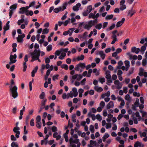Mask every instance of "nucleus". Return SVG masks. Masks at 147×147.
Masks as SVG:
<instances>
[{
  "label": "nucleus",
  "instance_id": "a18cd8bd",
  "mask_svg": "<svg viewBox=\"0 0 147 147\" xmlns=\"http://www.w3.org/2000/svg\"><path fill=\"white\" fill-rule=\"evenodd\" d=\"M89 18H92V19H95V15L94 14H93L92 13H90L88 16Z\"/></svg>",
  "mask_w": 147,
  "mask_h": 147
},
{
  "label": "nucleus",
  "instance_id": "b1692460",
  "mask_svg": "<svg viewBox=\"0 0 147 147\" xmlns=\"http://www.w3.org/2000/svg\"><path fill=\"white\" fill-rule=\"evenodd\" d=\"M94 89L98 92H100L103 91L102 88L101 87H99L98 86H96L94 87Z\"/></svg>",
  "mask_w": 147,
  "mask_h": 147
},
{
  "label": "nucleus",
  "instance_id": "5701e85b",
  "mask_svg": "<svg viewBox=\"0 0 147 147\" xmlns=\"http://www.w3.org/2000/svg\"><path fill=\"white\" fill-rule=\"evenodd\" d=\"M143 147L144 145L143 144L139 141H137L134 144V147Z\"/></svg>",
  "mask_w": 147,
  "mask_h": 147
},
{
  "label": "nucleus",
  "instance_id": "c756f323",
  "mask_svg": "<svg viewBox=\"0 0 147 147\" xmlns=\"http://www.w3.org/2000/svg\"><path fill=\"white\" fill-rule=\"evenodd\" d=\"M9 22H10L9 21H8L6 23V25L4 27L3 29L5 31L9 29Z\"/></svg>",
  "mask_w": 147,
  "mask_h": 147
},
{
  "label": "nucleus",
  "instance_id": "f704fd0d",
  "mask_svg": "<svg viewBox=\"0 0 147 147\" xmlns=\"http://www.w3.org/2000/svg\"><path fill=\"white\" fill-rule=\"evenodd\" d=\"M62 98L63 99H65L66 98L68 99L69 98V94H66L65 93H63L62 96Z\"/></svg>",
  "mask_w": 147,
  "mask_h": 147
},
{
  "label": "nucleus",
  "instance_id": "412c9836",
  "mask_svg": "<svg viewBox=\"0 0 147 147\" xmlns=\"http://www.w3.org/2000/svg\"><path fill=\"white\" fill-rule=\"evenodd\" d=\"M58 133L57 132H55L53 134V137L54 138H56L57 140H59L61 138V136L60 135H58Z\"/></svg>",
  "mask_w": 147,
  "mask_h": 147
},
{
  "label": "nucleus",
  "instance_id": "aec40b11",
  "mask_svg": "<svg viewBox=\"0 0 147 147\" xmlns=\"http://www.w3.org/2000/svg\"><path fill=\"white\" fill-rule=\"evenodd\" d=\"M97 54L99 55L102 59L103 60L105 58L106 55L103 51H99L97 53Z\"/></svg>",
  "mask_w": 147,
  "mask_h": 147
},
{
  "label": "nucleus",
  "instance_id": "20e7f679",
  "mask_svg": "<svg viewBox=\"0 0 147 147\" xmlns=\"http://www.w3.org/2000/svg\"><path fill=\"white\" fill-rule=\"evenodd\" d=\"M67 5V2H65L63 4L62 6L54 9L53 10L54 12L55 13H58L59 11H63L66 8V7Z\"/></svg>",
  "mask_w": 147,
  "mask_h": 147
},
{
  "label": "nucleus",
  "instance_id": "49530a36",
  "mask_svg": "<svg viewBox=\"0 0 147 147\" xmlns=\"http://www.w3.org/2000/svg\"><path fill=\"white\" fill-rule=\"evenodd\" d=\"M118 66L117 67V68L119 69H121V67L123 64V62L121 61H120L118 62Z\"/></svg>",
  "mask_w": 147,
  "mask_h": 147
},
{
  "label": "nucleus",
  "instance_id": "de8ad7c7",
  "mask_svg": "<svg viewBox=\"0 0 147 147\" xmlns=\"http://www.w3.org/2000/svg\"><path fill=\"white\" fill-rule=\"evenodd\" d=\"M105 79L104 78H99V81L102 84L105 82Z\"/></svg>",
  "mask_w": 147,
  "mask_h": 147
},
{
  "label": "nucleus",
  "instance_id": "2eb2a0df",
  "mask_svg": "<svg viewBox=\"0 0 147 147\" xmlns=\"http://www.w3.org/2000/svg\"><path fill=\"white\" fill-rule=\"evenodd\" d=\"M69 143L77 144L79 142V140L78 139H74L73 138H71L69 139Z\"/></svg>",
  "mask_w": 147,
  "mask_h": 147
},
{
  "label": "nucleus",
  "instance_id": "4d7b16f0",
  "mask_svg": "<svg viewBox=\"0 0 147 147\" xmlns=\"http://www.w3.org/2000/svg\"><path fill=\"white\" fill-rule=\"evenodd\" d=\"M55 105V103L54 102H52L51 104L50 105V107L51 109V111H54V109L53 108V107Z\"/></svg>",
  "mask_w": 147,
  "mask_h": 147
},
{
  "label": "nucleus",
  "instance_id": "bf43d9fd",
  "mask_svg": "<svg viewBox=\"0 0 147 147\" xmlns=\"http://www.w3.org/2000/svg\"><path fill=\"white\" fill-rule=\"evenodd\" d=\"M45 96V93L44 92H42L40 95L39 97L40 99H43L44 98Z\"/></svg>",
  "mask_w": 147,
  "mask_h": 147
},
{
  "label": "nucleus",
  "instance_id": "603ef678",
  "mask_svg": "<svg viewBox=\"0 0 147 147\" xmlns=\"http://www.w3.org/2000/svg\"><path fill=\"white\" fill-rule=\"evenodd\" d=\"M90 130L92 133H93L94 132V126L93 125H91L90 126Z\"/></svg>",
  "mask_w": 147,
  "mask_h": 147
},
{
  "label": "nucleus",
  "instance_id": "338daca9",
  "mask_svg": "<svg viewBox=\"0 0 147 147\" xmlns=\"http://www.w3.org/2000/svg\"><path fill=\"white\" fill-rule=\"evenodd\" d=\"M100 105L102 108H103L105 105V103L103 101H101L100 104Z\"/></svg>",
  "mask_w": 147,
  "mask_h": 147
},
{
  "label": "nucleus",
  "instance_id": "ea45409f",
  "mask_svg": "<svg viewBox=\"0 0 147 147\" xmlns=\"http://www.w3.org/2000/svg\"><path fill=\"white\" fill-rule=\"evenodd\" d=\"M61 68L64 69L66 70H68V66L66 64H63L61 66Z\"/></svg>",
  "mask_w": 147,
  "mask_h": 147
},
{
  "label": "nucleus",
  "instance_id": "72a5a7b5",
  "mask_svg": "<svg viewBox=\"0 0 147 147\" xmlns=\"http://www.w3.org/2000/svg\"><path fill=\"white\" fill-rule=\"evenodd\" d=\"M66 55V54L65 53H62L61 55L59 57V59H64V57Z\"/></svg>",
  "mask_w": 147,
  "mask_h": 147
},
{
  "label": "nucleus",
  "instance_id": "1a4fd4ad",
  "mask_svg": "<svg viewBox=\"0 0 147 147\" xmlns=\"http://www.w3.org/2000/svg\"><path fill=\"white\" fill-rule=\"evenodd\" d=\"M16 57L17 55L16 54H15L13 55H11L9 58L10 61V62L9 63V64L15 63L16 61Z\"/></svg>",
  "mask_w": 147,
  "mask_h": 147
},
{
  "label": "nucleus",
  "instance_id": "473e14b6",
  "mask_svg": "<svg viewBox=\"0 0 147 147\" xmlns=\"http://www.w3.org/2000/svg\"><path fill=\"white\" fill-rule=\"evenodd\" d=\"M109 137V135L108 134L106 133L102 137V140L103 142L105 141L106 139Z\"/></svg>",
  "mask_w": 147,
  "mask_h": 147
},
{
  "label": "nucleus",
  "instance_id": "f3484780",
  "mask_svg": "<svg viewBox=\"0 0 147 147\" xmlns=\"http://www.w3.org/2000/svg\"><path fill=\"white\" fill-rule=\"evenodd\" d=\"M97 143L96 141L91 140L90 141V144L88 145L89 147H93L94 146H96V145Z\"/></svg>",
  "mask_w": 147,
  "mask_h": 147
},
{
  "label": "nucleus",
  "instance_id": "9d476101",
  "mask_svg": "<svg viewBox=\"0 0 147 147\" xmlns=\"http://www.w3.org/2000/svg\"><path fill=\"white\" fill-rule=\"evenodd\" d=\"M24 61L23 63V69L24 71H25L27 68V65H26V62L28 60V56L27 55H26L24 57Z\"/></svg>",
  "mask_w": 147,
  "mask_h": 147
},
{
  "label": "nucleus",
  "instance_id": "052dcab7",
  "mask_svg": "<svg viewBox=\"0 0 147 147\" xmlns=\"http://www.w3.org/2000/svg\"><path fill=\"white\" fill-rule=\"evenodd\" d=\"M70 19L69 18L68 20H66L65 22H63V24L65 26H66L68 24L69 22L70 21Z\"/></svg>",
  "mask_w": 147,
  "mask_h": 147
},
{
  "label": "nucleus",
  "instance_id": "7c9ffc66",
  "mask_svg": "<svg viewBox=\"0 0 147 147\" xmlns=\"http://www.w3.org/2000/svg\"><path fill=\"white\" fill-rule=\"evenodd\" d=\"M33 14V12L32 10L29 11L27 10L26 12V16H32Z\"/></svg>",
  "mask_w": 147,
  "mask_h": 147
},
{
  "label": "nucleus",
  "instance_id": "423d86ee",
  "mask_svg": "<svg viewBox=\"0 0 147 147\" xmlns=\"http://www.w3.org/2000/svg\"><path fill=\"white\" fill-rule=\"evenodd\" d=\"M110 71L109 70H107L105 72V78L107 79V84L110 85L109 84L113 82L111 78V76L110 74Z\"/></svg>",
  "mask_w": 147,
  "mask_h": 147
},
{
  "label": "nucleus",
  "instance_id": "4468645a",
  "mask_svg": "<svg viewBox=\"0 0 147 147\" xmlns=\"http://www.w3.org/2000/svg\"><path fill=\"white\" fill-rule=\"evenodd\" d=\"M140 50L139 48H136L135 47H133L131 48V52L133 53H135L136 54L138 53L140 51Z\"/></svg>",
  "mask_w": 147,
  "mask_h": 147
},
{
  "label": "nucleus",
  "instance_id": "cd10ccee",
  "mask_svg": "<svg viewBox=\"0 0 147 147\" xmlns=\"http://www.w3.org/2000/svg\"><path fill=\"white\" fill-rule=\"evenodd\" d=\"M112 38L113 39V40L112 41L111 44H114L115 42L117 40V36L116 35H114L112 36Z\"/></svg>",
  "mask_w": 147,
  "mask_h": 147
},
{
  "label": "nucleus",
  "instance_id": "69168bd1",
  "mask_svg": "<svg viewBox=\"0 0 147 147\" xmlns=\"http://www.w3.org/2000/svg\"><path fill=\"white\" fill-rule=\"evenodd\" d=\"M59 76V75L58 74L54 76L53 77V80L54 81L56 79L57 80L58 79Z\"/></svg>",
  "mask_w": 147,
  "mask_h": 147
},
{
  "label": "nucleus",
  "instance_id": "dca6fc26",
  "mask_svg": "<svg viewBox=\"0 0 147 147\" xmlns=\"http://www.w3.org/2000/svg\"><path fill=\"white\" fill-rule=\"evenodd\" d=\"M125 21V19L123 18L121 20L118 22L116 24V27L117 28L121 26L123 23Z\"/></svg>",
  "mask_w": 147,
  "mask_h": 147
},
{
  "label": "nucleus",
  "instance_id": "c03bdc74",
  "mask_svg": "<svg viewBox=\"0 0 147 147\" xmlns=\"http://www.w3.org/2000/svg\"><path fill=\"white\" fill-rule=\"evenodd\" d=\"M49 32V30L47 28L44 29L42 30V34H47Z\"/></svg>",
  "mask_w": 147,
  "mask_h": 147
},
{
  "label": "nucleus",
  "instance_id": "f8f14e48",
  "mask_svg": "<svg viewBox=\"0 0 147 147\" xmlns=\"http://www.w3.org/2000/svg\"><path fill=\"white\" fill-rule=\"evenodd\" d=\"M114 84L116 85V88L118 89H120L122 87V85L119 81L117 80L114 82Z\"/></svg>",
  "mask_w": 147,
  "mask_h": 147
},
{
  "label": "nucleus",
  "instance_id": "f257e3e1",
  "mask_svg": "<svg viewBox=\"0 0 147 147\" xmlns=\"http://www.w3.org/2000/svg\"><path fill=\"white\" fill-rule=\"evenodd\" d=\"M15 83L14 80L13 79L11 80V85L9 86L10 92L11 93L12 96L14 98H16L18 96V93L17 92L18 88L16 86L12 87V85H13Z\"/></svg>",
  "mask_w": 147,
  "mask_h": 147
},
{
  "label": "nucleus",
  "instance_id": "9b49d317",
  "mask_svg": "<svg viewBox=\"0 0 147 147\" xmlns=\"http://www.w3.org/2000/svg\"><path fill=\"white\" fill-rule=\"evenodd\" d=\"M20 128L17 127H14L13 129V132L16 133V137L18 138L19 137V135L20 134Z\"/></svg>",
  "mask_w": 147,
  "mask_h": 147
},
{
  "label": "nucleus",
  "instance_id": "09e8293b",
  "mask_svg": "<svg viewBox=\"0 0 147 147\" xmlns=\"http://www.w3.org/2000/svg\"><path fill=\"white\" fill-rule=\"evenodd\" d=\"M125 99L127 100L130 101L131 100V98L130 97L129 95L127 94L125 95Z\"/></svg>",
  "mask_w": 147,
  "mask_h": 147
},
{
  "label": "nucleus",
  "instance_id": "ddd939ff",
  "mask_svg": "<svg viewBox=\"0 0 147 147\" xmlns=\"http://www.w3.org/2000/svg\"><path fill=\"white\" fill-rule=\"evenodd\" d=\"M25 37L24 34H23L21 35H18L17 39L18 42H23V38Z\"/></svg>",
  "mask_w": 147,
  "mask_h": 147
},
{
  "label": "nucleus",
  "instance_id": "4be33fe9",
  "mask_svg": "<svg viewBox=\"0 0 147 147\" xmlns=\"http://www.w3.org/2000/svg\"><path fill=\"white\" fill-rule=\"evenodd\" d=\"M114 104L113 102L112 101H110L107 105V109H110L114 107Z\"/></svg>",
  "mask_w": 147,
  "mask_h": 147
},
{
  "label": "nucleus",
  "instance_id": "864d4df0",
  "mask_svg": "<svg viewBox=\"0 0 147 147\" xmlns=\"http://www.w3.org/2000/svg\"><path fill=\"white\" fill-rule=\"evenodd\" d=\"M41 119L40 116L38 115L37 116L36 118V122L37 123L38 122H40Z\"/></svg>",
  "mask_w": 147,
  "mask_h": 147
},
{
  "label": "nucleus",
  "instance_id": "5fc2aeb1",
  "mask_svg": "<svg viewBox=\"0 0 147 147\" xmlns=\"http://www.w3.org/2000/svg\"><path fill=\"white\" fill-rule=\"evenodd\" d=\"M52 46L51 45H48L47 47V51H51L52 49Z\"/></svg>",
  "mask_w": 147,
  "mask_h": 147
},
{
  "label": "nucleus",
  "instance_id": "e433bc0d",
  "mask_svg": "<svg viewBox=\"0 0 147 147\" xmlns=\"http://www.w3.org/2000/svg\"><path fill=\"white\" fill-rule=\"evenodd\" d=\"M146 47H145V46H142L140 49V51L141 53L143 54L144 53V51L146 50Z\"/></svg>",
  "mask_w": 147,
  "mask_h": 147
},
{
  "label": "nucleus",
  "instance_id": "680f3d73",
  "mask_svg": "<svg viewBox=\"0 0 147 147\" xmlns=\"http://www.w3.org/2000/svg\"><path fill=\"white\" fill-rule=\"evenodd\" d=\"M30 125L32 126H33L34 125V119H32L30 122Z\"/></svg>",
  "mask_w": 147,
  "mask_h": 147
},
{
  "label": "nucleus",
  "instance_id": "37998d69",
  "mask_svg": "<svg viewBox=\"0 0 147 147\" xmlns=\"http://www.w3.org/2000/svg\"><path fill=\"white\" fill-rule=\"evenodd\" d=\"M144 70L143 69H142V68H140V72L139 74L140 76H142L143 75V73L144 72Z\"/></svg>",
  "mask_w": 147,
  "mask_h": 147
},
{
  "label": "nucleus",
  "instance_id": "a878e982",
  "mask_svg": "<svg viewBox=\"0 0 147 147\" xmlns=\"http://www.w3.org/2000/svg\"><path fill=\"white\" fill-rule=\"evenodd\" d=\"M38 68V67L37 66H36L35 67V68L31 72V74L32 76V77H34L35 76V74Z\"/></svg>",
  "mask_w": 147,
  "mask_h": 147
},
{
  "label": "nucleus",
  "instance_id": "e2e57ef3",
  "mask_svg": "<svg viewBox=\"0 0 147 147\" xmlns=\"http://www.w3.org/2000/svg\"><path fill=\"white\" fill-rule=\"evenodd\" d=\"M11 139L12 141H16V138L13 135H11Z\"/></svg>",
  "mask_w": 147,
  "mask_h": 147
},
{
  "label": "nucleus",
  "instance_id": "58836bf2",
  "mask_svg": "<svg viewBox=\"0 0 147 147\" xmlns=\"http://www.w3.org/2000/svg\"><path fill=\"white\" fill-rule=\"evenodd\" d=\"M92 9V7L91 5H90L88 6L87 9L86 11L90 13Z\"/></svg>",
  "mask_w": 147,
  "mask_h": 147
},
{
  "label": "nucleus",
  "instance_id": "4c0bfd02",
  "mask_svg": "<svg viewBox=\"0 0 147 147\" xmlns=\"http://www.w3.org/2000/svg\"><path fill=\"white\" fill-rule=\"evenodd\" d=\"M102 26V25L101 24L99 23L97 24L95 26V27L96 29L98 30L100 29Z\"/></svg>",
  "mask_w": 147,
  "mask_h": 147
},
{
  "label": "nucleus",
  "instance_id": "bb28decb",
  "mask_svg": "<svg viewBox=\"0 0 147 147\" xmlns=\"http://www.w3.org/2000/svg\"><path fill=\"white\" fill-rule=\"evenodd\" d=\"M135 13L136 11L135 10H133L132 9L129 10L128 11V16H129L130 17H131Z\"/></svg>",
  "mask_w": 147,
  "mask_h": 147
},
{
  "label": "nucleus",
  "instance_id": "7ed1b4c3",
  "mask_svg": "<svg viewBox=\"0 0 147 147\" xmlns=\"http://www.w3.org/2000/svg\"><path fill=\"white\" fill-rule=\"evenodd\" d=\"M86 67L84 63H81L77 65L75 68V70L77 71H80L81 72L83 71V69Z\"/></svg>",
  "mask_w": 147,
  "mask_h": 147
},
{
  "label": "nucleus",
  "instance_id": "c9c22d12",
  "mask_svg": "<svg viewBox=\"0 0 147 147\" xmlns=\"http://www.w3.org/2000/svg\"><path fill=\"white\" fill-rule=\"evenodd\" d=\"M113 17V15L112 14L107 15L105 17V19L106 20H109L112 19Z\"/></svg>",
  "mask_w": 147,
  "mask_h": 147
},
{
  "label": "nucleus",
  "instance_id": "c85d7f7f",
  "mask_svg": "<svg viewBox=\"0 0 147 147\" xmlns=\"http://www.w3.org/2000/svg\"><path fill=\"white\" fill-rule=\"evenodd\" d=\"M27 10H26L25 9V7H21L20 9V11H19V13L21 14H23L24 13H26V12Z\"/></svg>",
  "mask_w": 147,
  "mask_h": 147
},
{
  "label": "nucleus",
  "instance_id": "a211bd4d",
  "mask_svg": "<svg viewBox=\"0 0 147 147\" xmlns=\"http://www.w3.org/2000/svg\"><path fill=\"white\" fill-rule=\"evenodd\" d=\"M80 6L81 4L80 3H78L73 7V10L74 11H78Z\"/></svg>",
  "mask_w": 147,
  "mask_h": 147
},
{
  "label": "nucleus",
  "instance_id": "8fccbe9b",
  "mask_svg": "<svg viewBox=\"0 0 147 147\" xmlns=\"http://www.w3.org/2000/svg\"><path fill=\"white\" fill-rule=\"evenodd\" d=\"M125 102L124 100H122L121 102L120 105L119 107V108L121 109L122 108L123 106L125 105Z\"/></svg>",
  "mask_w": 147,
  "mask_h": 147
},
{
  "label": "nucleus",
  "instance_id": "79ce46f5",
  "mask_svg": "<svg viewBox=\"0 0 147 147\" xmlns=\"http://www.w3.org/2000/svg\"><path fill=\"white\" fill-rule=\"evenodd\" d=\"M51 130L53 132H57L58 129L55 126H53L51 128Z\"/></svg>",
  "mask_w": 147,
  "mask_h": 147
},
{
  "label": "nucleus",
  "instance_id": "2f4dec72",
  "mask_svg": "<svg viewBox=\"0 0 147 147\" xmlns=\"http://www.w3.org/2000/svg\"><path fill=\"white\" fill-rule=\"evenodd\" d=\"M11 147H19L18 143L14 142L11 144Z\"/></svg>",
  "mask_w": 147,
  "mask_h": 147
},
{
  "label": "nucleus",
  "instance_id": "0eeeda50",
  "mask_svg": "<svg viewBox=\"0 0 147 147\" xmlns=\"http://www.w3.org/2000/svg\"><path fill=\"white\" fill-rule=\"evenodd\" d=\"M135 115L136 117H138L137 119L135 117H134L133 120L135 124H137L138 123V121H140L141 120H144V118L141 117V116L140 115L139 113L138 112H136L135 113Z\"/></svg>",
  "mask_w": 147,
  "mask_h": 147
},
{
  "label": "nucleus",
  "instance_id": "13d9d810",
  "mask_svg": "<svg viewBox=\"0 0 147 147\" xmlns=\"http://www.w3.org/2000/svg\"><path fill=\"white\" fill-rule=\"evenodd\" d=\"M126 6L125 5H121V7H120L119 9L121 11H123L124 9H125L126 8Z\"/></svg>",
  "mask_w": 147,
  "mask_h": 147
},
{
  "label": "nucleus",
  "instance_id": "774afa93",
  "mask_svg": "<svg viewBox=\"0 0 147 147\" xmlns=\"http://www.w3.org/2000/svg\"><path fill=\"white\" fill-rule=\"evenodd\" d=\"M142 118L145 117L146 118H147V113L146 112H144L143 113V114L142 115Z\"/></svg>",
  "mask_w": 147,
  "mask_h": 147
},
{
  "label": "nucleus",
  "instance_id": "f03ea898",
  "mask_svg": "<svg viewBox=\"0 0 147 147\" xmlns=\"http://www.w3.org/2000/svg\"><path fill=\"white\" fill-rule=\"evenodd\" d=\"M97 22V19L93 20H90L88 22L87 24L85 25L84 28L85 29L89 30L92 26L94 25L95 24H96Z\"/></svg>",
  "mask_w": 147,
  "mask_h": 147
},
{
  "label": "nucleus",
  "instance_id": "6e6552de",
  "mask_svg": "<svg viewBox=\"0 0 147 147\" xmlns=\"http://www.w3.org/2000/svg\"><path fill=\"white\" fill-rule=\"evenodd\" d=\"M71 80H76L77 81L80 80L82 78V76L80 74H75L70 77Z\"/></svg>",
  "mask_w": 147,
  "mask_h": 147
},
{
  "label": "nucleus",
  "instance_id": "39448f33",
  "mask_svg": "<svg viewBox=\"0 0 147 147\" xmlns=\"http://www.w3.org/2000/svg\"><path fill=\"white\" fill-rule=\"evenodd\" d=\"M40 53V51L39 50L35 49L33 52L30 53L32 56V59H35L39 57Z\"/></svg>",
  "mask_w": 147,
  "mask_h": 147
},
{
  "label": "nucleus",
  "instance_id": "6ab92c4d",
  "mask_svg": "<svg viewBox=\"0 0 147 147\" xmlns=\"http://www.w3.org/2000/svg\"><path fill=\"white\" fill-rule=\"evenodd\" d=\"M84 58V56L83 55H81L80 56H78L76 58H74L73 59V61H74L76 60L78 61H79L80 60H83Z\"/></svg>",
  "mask_w": 147,
  "mask_h": 147
},
{
  "label": "nucleus",
  "instance_id": "6e6d98bb",
  "mask_svg": "<svg viewBox=\"0 0 147 147\" xmlns=\"http://www.w3.org/2000/svg\"><path fill=\"white\" fill-rule=\"evenodd\" d=\"M96 118L100 121L102 119V117L99 114H98L96 115Z\"/></svg>",
  "mask_w": 147,
  "mask_h": 147
},
{
  "label": "nucleus",
  "instance_id": "0e129e2a",
  "mask_svg": "<svg viewBox=\"0 0 147 147\" xmlns=\"http://www.w3.org/2000/svg\"><path fill=\"white\" fill-rule=\"evenodd\" d=\"M17 108L16 107H15L13 108L12 109V112L13 114H16V112Z\"/></svg>",
  "mask_w": 147,
  "mask_h": 147
},
{
  "label": "nucleus",
  "instance_id": "a19ab883",
  "mask_svg": "<svg viewBox=\"0 0 147 147\" xmlns=\"http://www.w3.org/2000/svg\"><path fill=\"white\" fill-rule=\"evenodd\" d=\"M92 69H89L88 72V74L87 75L86 77H90L91 76V73L92 72Z\"/></svg>",
  "mask_w": 147,
  "mask_h": 147
},
{
  "label": "nucleus",
  "instance_id": "393cba45",
  "mask_svg": "<svg viewBox=\"0 0 147 147\" xmlns=\"http://www.w3.org/2000/svg\"><path fill=\"white\" fill-rule=\"evenodd\" d=\"M72 91H73L74 96H77L78 94V93L77 92V88H72Z\"/></svg>",
  "mask_w": 147,
  "mask_h": 147
},
{
  "label": "nucleus",
  "instance_id": "3c124183",
  "mask_svg": "<svg viewBox=\"0 0 147 147\" xmlns=\"http://www.w3.org/2000/svg\"><path fill=\"white\" fill-rule=\"evenodd\" d=\"M24 20L23 18H22L21 19L19 20L18 21V24L20 25L21 24L24 22Z\"/></svg>",
  "mask_w": 147,
  "mask_h": 147
}]
</instances>
